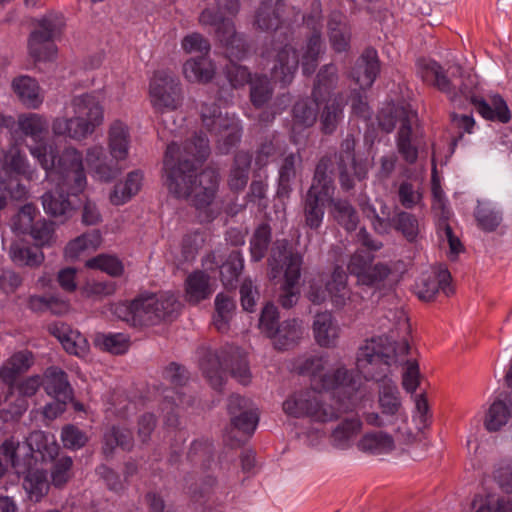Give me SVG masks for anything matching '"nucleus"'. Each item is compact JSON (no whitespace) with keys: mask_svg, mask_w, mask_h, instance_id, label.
Returning <instances> with one entry per match:
<instances>
[{"mask_svg":"<svg viewBox=\"0 0 512 512\" xmlns=\"http://www.w3.org/2000/svg\"><path fill=\"white\" fill-rule=\"evenodd\" d=\"M243 269L240 254L233 252L220 267V276L225 286H233Z\"/></svg>","mask_w":512,"mask_h":512,"instance_id":"obj_60","label":"nucleus"},{"mask_svg":"<svg viewBox=\"0 0 512 512\" xmlns=\"http://www.w3.org/2000/svg\"><path fill=\"white\" fill-rule=\"evenodd\" d=\"M360 206L363 213L373 219L372 225L376 232L387 234L393 228L400 232L407 241L415 242L417 240L420 234V225L415 215L400 210L392 218H383L376 213V209L371 204L360 203Z\"/></svg>","mask_w":512,"mask_h":512,"instance_id":"obj_14","label":"nucleus"},{"mask_svg":"<svg viewBox=\"0 0 512 512\" xmlns=\"http://www.w3.org/2000/svg\"><path fill=\"white\" fill-rule=\"evenodd\" d=\"M214 74V65L208 57H193L183 64V75L192 83H207Z\"/></svg>","mask_w":512,"mask_h":512,"instance_id":"obj_35","label":"nucleus"},{"mask_svg":"<svg viewBox=\"0 0 512 512\" xmlns=\"http://www.w3.org/2000/svg\"><path fill=\"white\" fill-rule=\"evenodd\" d=\"M397 362L395 344L385 336L366 340L357 353L356 365L366 379L382 381L378 403L384 416L399 421L402 410L397 385L387 379L391 365Z\"/></svg>","mask_w":512,"mask_h":512,"instance_id":"obj_2","label":"nucleus"},{"mask_svg":"<svg viewBox=\"0 0 512 512\" xmlns=\"http://www.w3.org/2000/svg\"><path fill=\"white\" fill-rule=\"evenodd\" d=\"M12 89L21 103L30 109H37L44 97L37 81L30 76H19L12 81Z\"/></svg>","mask_w":512,"mask_h":512,"instance_id":"obj_26","label":"nucleus"},{"mask_svg":"<svg viewBox=\"0 0 512 512\" xmlns=\"http://www.w3.org/2000/svg\"><path fill=\"white\" fill-rule=\"evenodd\" d=\"M395 117L400 120V127L397 134V149L403 159L413 164L418 158V149L412 144L413 125L417 122V115L405 109H396Z\"/></svg>","mask_w":512,"mask_h":512,"instance_id":"obj_18","label":"nucleus"},{"mask_svg":"<svg viewBox=\"0 0 512 512\" xmlns=\"http://www.w3.org/2000/svg\"><path fill=\"white\" fill-rule=\"evenodd\" d=\"M273 95V88L267 76L256 75L250 84V98L254 106L261 107Z\"/></svg>","mask_w":512,"mask_h":512,"instance_id":"obj_54","label":"nucleus"},{"mask_svg":"<svg viewBox=\"0 0 512 512\" xmlns=\"http://www.w3.org/2000/svg\"><path fill=\"white\" fill-rule=\"evenodd\" d=\"M344 105V99L340 95L325 105L320 115L321 129L325 134H331L336 130L343 118Z\"/></svg>","mask_w":512,"mask_h":512,"instance_id":"obj_43","label":"nucleus"},{"mask_svg":"<svg viewBox=\"0 0 512 512\" xmlns=\"http://www.w3.org/2000/svg\"><path fill=\"white\" fill-rule=\"evenodd\" d=\"M101 234L98 230L82 234L71 240L65 247L64 255L70 261L77 260L87 250H96L101 243Z\"/></svg>","mask_w":512,"mask_h":512,"instance_id":"obj_41","label":"nucleus"},{"mask_svg":"<svg viewBox=\"0 0 512 512\" xmlns=\"http://www.w3.org/2000/svg\"><path fill=\"white\" fill-rule=\"evenodd\" d=\"M301 161L299 155L289 154L287 155L280 167L279 171V187L278 194L288 195L291 191V181L296 176V165Z\"/></svg>","mask_w":512,"mask_h":512,"instance_id":"obj_55","label":"nucleus"},{"mask_svg":"<svg viewBox=\"0 0 512 512\" xmlns=\"http://www.w3.org/2000/svg\"><path fill=\"white\" fill-rule=\"evenodd\" d=\"M209 153L208 139L202 134H195L181 146L175 142L169 144L163 160L165 185L169 193L176 198L190 200L198 209L213 202L219 187L216 170L206 168L195 175Z\"/></svg>","mask_w":512,"mask_h":512,"instance_id":"obj_1","label":"nucleus"},{"mask_svg":"<svg viewBox=\"0 0 512 512\" xmlns=\"http://www.w3.org/2000/svg\"><path fill=\"white\" fill-rule=\"evenodd\" d=\"M134 446V439L131 430L121 426H112L103 436V452L105 455H112L117 447L130 451Z\"/></svg>","mask_w":512,"mask_h":512,"instance_id":"obj_39","label":"nucleus"},{"mask_svg":"<svg viewBox=\"0 0 512 512\" xmlns=\"http://www.w3.org/2000/svg\"><path fill=\"white\" fill-rule=\"evenodd\" d=\"M202 126L212 135L223 141L226 149L240 139V127L234 116L223 113L216 103H203L200 108Z\"/></svg>","mask_w":512,"mask_h":512,"instance_id":"obj_12","label":"nucleus"},{"mask_svg":"<svg viewBox=\"0 0 512 512\" xmlns=\"http://www.w3.org/2000/svg\"><path fill=\"white\" fill-rule=\"evenodd\" d=\"M251 165V156L247 152H239L235 156L234 166L229 177V186L232 190L239 191L245 188Z\"/></svg>","mask_w":512,"mask_h":512,"instance_id":"obj_44","label":"nucleus"},{"mask_svg":"<svg viewBox=\"0 0 512 512\" xmlns=\"http://www.w3.org/2000/svg\"><path fill=\"white\" fill-rule=\"evenodd\" d=\"M142 181L143 174L141 171L136 170L128 173L123 182H118L114 186L109 196L110 202L116 206L125 204L140 191Z\"/></svg>","mask_w":512,"mask_h":512,"instance_id":"obj_31","label":"nucleus"},{"mask_svg":"<svg viewBox=\"0 0 512 512\" xmlns=\"http://www.w3.org/2000/svg\"><path fill=\"white\" fill-rule=\"evenodd\" d=\"M332 160L329 157H322L314 172L312 184L309 189L315 188L316 191L334 193V184L330 176Z\"/></svg>","mask_w":512,"mask_h":512,"instance_id":"obj_52","label":"nucleus"},{"mask_svg":"<svg viewBox=\"0 0 512 512\" xmlns=\"http://www.w3.org/2000/svg\"><path fill=\"white\" fill-rule=\"evenodd\" d=\"M94 342L101 350L116 355L124 354L130 346L129 337L123 333L98 334Z\"/></svg>","mask_w":512,"mask_h":512,"instance_id":"obj_53","label":"nucleus"},{"mask_svg":"<svg viewBox=\"0 0 512 512\" xmlns=\"http://www.w3.org/2000/svg\"><path fill=\"white\" fill-rule=\"evenodd\" d=\"M73 116L57 117L53 120L52 131L56 136L82 140L93 134L104 122V108L98 95L84 93L71 100Z\"/></svg>","mask_w":512,"mask_h":512,"instance_id":"obj_5","label":"nucleus"},{"mask_svg":"<svg viewBox=\"0 0 512 512\" xmlns=\"http://www.w3.org/2000/svg\"><path fill=\"white\" fill-rule=\"evenodd\" d=\"M85 266L90 269L101 270L111 276H120L124 267L121 261L112 255L100 254L86 261Z\"/></svg>","mask_w":512,"mask_h":512,"instance_id":"obj_57","label":"nucleus"},{"mask_svg":"<svg viewBox=\"0 0 512 512\" xmlns=\"http://www.w3.org/2000/svg\"><path fill=\"white\" fill-rule=\"evenodd\" d=\"M21 444L14 437L6 439L0 446V453L10 462L18 475H23V489L27 498L32 502H39L49 491L47 474L42 469L28 467L32 460L31 454L20 457Z\"/></svg>","mask_w":512,"mask_h":512,"instance_id":"obj_8","label":"nucleus"},{"mask_svg":"<svg viewBox=\"0 0 512 512\" xmlns=\"http://www.w3.org/2000/svg\"><path fill=\"white\" fill-rule=\"evenodd\" d=\"M17 125L21 133L37 141L44 137L49 123L43 115L37 113H23L18 116Z\"/></svg>","mask_w":512,"mask_h":512,"instance_id":"obj_40","label":"nucleus"},{"mask_svg":"<svg viewBox=\"0 0 512 512\" xmlns=\"http://www.w3.org/2000/svg\"><path fill=\"white\" fill-rule=\"evenodd\" d=\"M181 48L186 54H197V57H207L211 46L202 34L192 32L183 37Z\"/></svg>","mask_w":512,"mask_h":512,"instance_id":"obj_58","label":"nucleus"},{"mask_svg":"<svg viewBox=\"0 0 512 512\" xmlns=\"http://www.w3.org/2000/svg\"><path fill=\"white\" fill-rule=\"evenodd\" d=\"M317 118V109L306 100L298 101L293 107L294 125L301 127L312 126Z\"/></svg>","mask_w":512,"mask_h":512,"instance_id":"obj_64","label":"nucleus"},{"mask_svg":"<svg viewBox=\"0 0 512 512\" xmlns=\"http://www.w3.org/2000/svg\"><path fill=\"white\" fill-rule=\"evenodd\" d=\"M347 274L342 267L336 266L327 279L328 296L336 309H342L350 300L351 292L347 285Z\"/></svg>","mask_w":512,"mask_h":512,"instance_id":"obj_27","label":"nucleus"},{"mask_svg":"<svg viewBox=\"0 0 512 512\" xmlns=\"http://www.w3.org/2000/svg\"><path fill=\"white\" fill-rule=\"evenodd\" d=\"M417 71L424 82L445 93L451 103L459 107L466 103L472 104L480 113L478 76L476 74L455 76V73L452 72L449 78L444 74L442 67L431 59L418 60Z\"/></svg>","mask_w":512,"mask_h":512,"instance_id":"obj_3","label":"nucleus"},{"mask_svg":"<svg viewBox=\"0 0 512 512\" xmlns=\"http://www.w3.org/2000/svg\"><path fill=\"white\" fill-rule=\"evenodd\" d=\"M30 55L38 61L51 60L56 56L57 47L54 42L41 35L40 32H32L28 42Z\"/></svg>","mask_w":512,"mask_h":512,"instance_id":"obj_46","label":"nucleus"},{"mask_svg":"<svg viewBox=\"0 0 512 512\" xmlns=\"http://www.w3.org/2000/svg\"><path fill=\"white\" fill-rule=\"evenodd\" d=\"M268 61L271 64V75L275 81L288 85L294 79L299 68V53L291 44H273L267 53Z\"/></svg>","mask_w":512,"mask_h":512,"instance_id":"obj_16","label":"nucleus"},{"mask_svg":"<svg viewBox=\"0 0 512 512\" xmlns=\"http://www.w3.org/2000/svg\"><path fill=\"white\" fill-rule=\"evenodd\" d=\"M450 280L451 274L444 265L434 267L430 272L422 274L417 284V295L424 301L433 300L439 290L449 296L452 293Z\"/></svg>","mask_w":512,"mask_h":512,"instance_id":"obj_19","label":"nucleus"},{"mask_svg":"<svg viewBox=\"0 0 512 512\" xmlns=\"http://www.w3.org/2000/svg\"><path fill=\"white\" fill-rule=\"evenodd\" d=\"M37 213L33 204L24 205L13 219V229L22 234L29 233L34 228Z\"/></svg>","mask_w":512,"mask_h":512,"instance_id":"obj_63","label":"nucleus"},{"mask_svg":"<svg viewBox=\"0 0 512 512\" xmlns=\"http://www.w3.org/2000/svg\"><path fill=\"white\" fill-rule=\"evenodd\" d=\"M283 8L282 0H265L262 2L255 16L257 28L262 31L277 29L281 22Z\"/></svg>","mask_w":512,"mask_h":512,"instance_id":"obj_30","label":"nucleus"},{"mask_svg":"<svg viewBox=\"0 0 512 512\" xmlns=\"http://www.w3.org/2000/svg\"><path fill=\"white\" fill-rule=\"evenodd\" d=\"M216 36L227 48L229 57L241 58L246 52V43L236 32L234 23L227 18L216 29Z\"/></svg>","mask_w":512,"mask_h":512,"instance_id":"obj_33","label":"nucleus"},{"mask_svg":"<svg viewBox=\"0 0 512 512\" xmlns=\"http://www.w3.org/2000/svg\"><path fill=\"white\" fill-rule=\"evenodd\" d=\"M397 196L399 203L405 209H413L420 205L423 200V193L420 187H416L409 181H403L399 184Z\"/></svg>","mask_w":512,"mask_h":512,"instance_id":"obj_59","label":"nucleus"},{"mask_svg":"<svg viewBox=\"0 0 512 512\" xmlns=\"http://www.w3.org/2000/svg\"><path fill=\"white\" fill-rule=\"evenodd\" d=\"M360 451L379 455L390 453L395 448L394 439L386 432H370L362 436L357 443Z\"/></svg>","mask_w":512,"mask_h":512,"instance_id":"obj_38","label":"nucleus"},{"mask_svg":"<svg viewBox=\"0 0 512 512\" xmlns=\"http://www.w3.org/2000/svg\"><path fill=\"white\" fill-rule=\"evenodd\" d=\"M482 118L504 125L511 121L512 111L501 94L489 92L482 98Z\"/></svg>","mask_w":512,"mask_h":512,"instance_id":"obj_25","label":"nucleus"},{"mask_svg":"<svg viewBox=\"0 0 512 512\" xmlns=\"http://www.w3.org/2000/svg\"><path fill=\"white\" fill-rule=\"evenodd\" d=\"M379 71L380 64L376 50L366 49L357 61L352 77L361 89H367L372 86Z\"/></svg>","mask_w":512,"mask_h":512,"instance_id":"obj_24","label":"nucleus"},{"mask_svg":"<svg viewBox=\"0 0 512 512\" xmlns=\"http://www.w3.org/2000/svg\"><path fill=\"white\" fill-rule=\"evenodd\" d=\"M333 193L316 191L315 188L308 189L304 201L303 212L305 225L310 229H318L324 218V205L325 202L330 201Z\"/></svg>","mask_w":512,"mask_h":512,"instance_id":"obj_21","label":"nucleus"},{"mask_svg":"<svg viewBox=\"0 0 512 512\" xmlns=\"http://www.w3.org/2000/svg\"><path fill=\"white\" fill-rule=\"evenodd\" d=\"M25 443L30 453H39L44 461L54 460L59 452L55 437L43 431L31 432Z\"/></svg>","mask_w":512,"mask_h":512,"instance_id":"obj_34","label":"nucleus"},{"mask_svg":"<svg viewBox=\"0 0 512 512\" xmlns=\"http://www.w3.org/2000/svg\"><path fill=\"white\" fill-rule=\"evenodd\" d=\"M50 331L69 354L78 357H85L88 354V341L78 330L64 323H58L50 327Z\"/></svg>","mask_w":512,"mask_h":512,"instance_id":"obj_23","label":"nucleus"},{"mask_svg":"<svg viewBox=\"0 0 512 512\" xmlns=\"http://www.w3.org/2000/svg\"><path fill=\"white\" fill-rule=\"evenodd\" d=\"M337 82V69L334 65H325L317 75V82L314 86L312 96L316 104L321 101L325 95L329 94L335 88Z\"/></svg>","mask_w":512,"mask_h":512,"instance_id":"obj_51","label":"nucleus"},{"mask_svg":"<svg viewBox=\"0 0 512 512\" xmlns=\"http://www.w3.org/2000/svg\"><path fill=\"white\" fill-rule=\"evenodd\" d=\"M312 334L316 344L322 348L333 349L338 346L341 327L330 311L318 312L313 317Z\"/></svg>","mask_w":512,"mask_h":512,"instance_id":"obj_17","label":"nucleus"},{"mask_svg":"<svg viewBox=\"0 0 512 512\" xmlns=\"http://www.w3.org/2000/svg\"><path fill=\"white\" fill-rule=\"evenodd\" d=\"M355 138L347 135L341 142L340 151L337 154L339 181L341 188L349 191L354 188V179L362 181L366 178L368 169L366 164L357 162L355 158Z\"/></svg>","mask_w":512,"mask_h":512,"instance_id":"obj_15","label":"nucleus"},{"mask_svg":"<svg viewBox=\"0 0 512 512\" xmlns=\"http://www.w3.org/2000/svg\"><path fill=\"white\" fill-rule=\"evenodd\" d=\"M201 369L211 386L220 390L224 379L221 371L230 369L231 375L240 384L248 385L252 374L245 353L238 347H229L217 353H210L201 361Z\"/></svg>","mask_w":512,"mask_h":512,"instance_id":"obj_7","label":"nucleus"},{"mask_svg":"<svg viewBox=\"0 0 512 512\" xmlns=\"http://www.w3.org/2000/svg\"><path fill=\"white\" fill-rule=\"evenodd\" d=\"M11 260L19 266L37 267L44 261V254L38 247L13 243L9 248Z\"/></svg>","mask_w":512,"mask_h":512,"instance_id":"obj_42","label":"nucleus"},{"mask_svg":"<svg viewBox=\"0 0 512 512\" xmlns=\"http://www.w3.org/2000/svg\"><path fill=\"white\" fill-rule=\"evenodd\" d=\"M510 416V410L506 403L502 400H496L489 407L486 418L485 427L489 431H498L503 427Z\"/></svg>","mask_w":512,"mask_h":512,"instance_id":"obj_56","label":"nucleus"},{"mask_svg":"<svg viewBox=\"0 0 512 512\" xmlns=\"http://www.w3.org/2000/svg\"><path fill=\"white\" fill-rule=\"evenodd\" d=\"M303 258L297 253L279 249L270 259L271 277L277 278L283 272L284 281L280 287L279 303L285 309L296 305L300 297L298 283L301 277Z\"/></svg>","mask_w":512,"mask_h":512,"instance_id":"obj_9","label":"nucleus"},{"mask_svg":"<svg viewBox=\"0 0 512 512\" xmlns=\"http://www.w3.org/2000/svg\"><path fill=\"white\" fill-rule=\"evenodd\" d=\"M271 238L270 227L266 224L260 225L254 232L250 245L252 257L259 261L265 255Z\"/></svg>","mask_w":512,"mask_h":512,"instance_id":"obj_62","label":"nucleus"},{"mask_svg":"<svg viewBox=\"0 0 512 512\" xmlns=\"http://www.w3.org/2000/svg\"><path fill=\"white\" fill-rule=\"evenodd\" d=\"M34 362L35 358L31 351L15 352L0 365V380L12 388L18 376L26 373Z\"/></svg>","mask_w":512,"mask_h":512,"instance_id":"obj_20","label":"nucleus"},{"mask_svg":"<svg viewBox=\"0 0 512 512\" xmlns=\"http://www.w3.org/2000/svg\"><path fill=\"white\" fill-rule=\"evenodd\" d=\"M318 389H303L288 396L283 411L295 418H309L313 422L326 423L338 418L337 410L325 403Z\"/></svg>","mask_w":512,"mask_h":512,"instance_id":"obj_10","label":"nucleus"},{"mask_svg":"<svg viewBox=\"0 0 512 512\" xmlns=\"http://www.w3.org/2000/svg\"><path fill=\"white\" fill-rule=\"evenodd\" d=\"M108 148L111 156L117 161L127 159L131 144L130 128L122 120H113L108 128Z\"/></svg>","mask_w":512,"mask_h":512,"instance_id":"obj_22","label":"nucleus"},{"mask_svg":"<svg viewBox=\"0 0 512 512\" xmlns=\"http://www.w3.org/2000/svg\"><path fill=\"white\" fill-rule=\"evenodd\" d=\"M215 310L213 318L215 327L222 333L227 332L235 310L234 300L222 293L218 294L215 298Z\"/></svg>","mask_w":512,"mask_h":512,"instance_id":"obj_47","label":"nucleus"},{"mask_svg":"<svg viewBox=\"0 0 512 512\" xmlns=\"http://www.w3.org/2000/svg\"><path fill=\"white\" fill-rule=\"evenodd\" d=\"M30 154L37 159L48 176L56 173L72 193L82 192L87 184L83 155L74 147L65 148L56 156V147L49 143L29 147Z\"/></svg>","mask_w":512,"mask_h":512,"instance_id":"obj_4","label":"nucleus"},{"mask_svg":"<svg viewBox=\"0 0 512 512\" xmlns=\"http://www.w3.org/2000/svg\"><path fill=\"white\" fill-rule=\"evenodd\" d=\"M329 208L330 215L340 226L349 232L356 230L359 217L356 209L348 200L331 197Z\"/></svg>","mask_w":512,"mask_h":512,"instance_id":"obj_37","label":"nucleus"},{"mask_svg":"<svg viewBox=\"0 0 512 512\" xmlns=\"http://www.w3.org/2000/svg\"><path fill=\"white\" fill-rule=\"evenodd\" d=\"M329 360L327 356L310 355L298 360L295 369L301 375L310 379L311 385L318 390L342 389L353 394L360 387V379L353 372L340 366L333 371H327Z\"/></svg>","mask_w":512,"mask_h":512,"instance_id":"obj_6","label":"nucleus"},{"mask_svg":"<svg viewBox=\"0 0 512 512\" xmlns=\"http://www.w3.org/2000/svg\"><path fill=\"white\" fill-rule=\"evenodd\" d=\"M321 51V35L318 31H314L303 48L302 69L304 74L310 75L315 71Z\"/></svg>","mask_w":512,"mask_h":512,"instance_id":"obj_48","label":"nucleus"},{"mask_svg":"<svg viewBox=\"0 0 512 512\" xmlns=\"http://www.w3.org/2000/svg\"><path fill=\"white\" fill-rule=\"evenodd\" d=\"M213 290L210 284V277L203 271H194L185 281L186 299L192 304L208 298Z\"/></svg>","mask_w":512,"mask_h":512,"instance_id":"obj_36","label":"nucleus"},{"mask_svg":"<svg viewBox=\"0 0 512 512\" xmlns=\"http://www.w3.org/2000/svg\"><path fill=\"white\" fill-rule=\"evenodd\" d=\"M44 389L48 395L63 401L72 396L67 374L58 367H49L44 372Z\"/></svg>","mask_w":512,"mask_h":512,"instance_id":"obj_29","label":"nucleus"},{"mask_svg":"<svg viewBox=\"0 0 512 512\" xmlns=\"http://www.w3.org/2000/svg\"><path fill=\"white\" fill-rule=\"evenodd\" d=\"M150 102L159 112L177 109L182 102L179 80L168 71L154 73L149 86Z\"/></svg>","mask_w":512,"mask_h":512,"instance_id":"obj_13","label":"nucleus"},{"mask_svg":"<svg viewBox=\"0 0 512 512\" xmlns=\"http://www.w3.org/2000/svg\"><path fill=\"white\" fill-rule=\"evenodd\" d=\"M42 205L52 217H67L72 211L68 198L60 192H46L42 195Z\"/></svg>","mask_w":512,"mask_h":512,"instance_id":"obj_49","label":"nucleus"},{"mask_svg":"<svg viewBox=\"0 0 512 512\" xmlns=\"http://www.w3.org/2000/svg\"><path fill=\"white\" fill-rule=\"evenodd\" d=\"M63 26L62 15L49 13L38 21V29L34 30V32H40L42 36L54 41L60 35Z\"/></svg>","mask_w":512,"mask_h":512,"instance_id":"obj_61","label":"nucleus"},{"mask_svg":"<svg viewBox=\"0 0 512 512\" xmlns=\"http://www.w3.org/2000/svg\"><path fill=\"white\" fill-rule=\"evenodd\" d=\"M302 322L298 319L283 321L272 335L273 344L278 350H287L294 347L303 335Z\"/></svg>","mask_w":512,"mask_h":512,"instance_id":"obj_28","label":"nucleus"},{"mask_svg":"<svg viewBox=\"0 0 512 512\" xmlns=\"http://www.w3.org/2000/svg\"><path fill=\"white\" fill-rule=\"evenodd\" d=\"M502 191L501 185V169L498 163L488 157L485 164V181L484 193L487 200H493L500 195Z\"/></svg>","mask_w":512,"mask_h":512,"instance_id":"obj_50","label":"nucleus"},{"mask_svg":"<svg viewBox=\"0 0 512 512\" xmlns=\"http://www.w3.org/2000/svg\"><path fill=\"white\" fill-rule=\"evenodd\" d=\"M361 429L362 422L360 418L356 416L346 418L332 430L330 435L331 444L338 449H347L352 445Z\"/></svg>","mask_w":512,"mask_h":512,"instance_id":"obj_32","label":"nucleus"},{"mask_svg":"<svg viewBox=\"0 0 512 512\" xmlns=\"http://www.w3.org/2000/svg\"><path fill=\"white\" fill-rule=\"evenodd\" d=\"M180 303L170 292H142L135 298L138 325L155 326L172 319L178 312Z\"/></svg>","mask_w":512,"mask_h":512,"instance_id":"obj_11","label":"nucleus"},{"mask_svg":"<svg viewBox=\"0 0 512 512\" xmlns=\"http://www.w3.org/2000/svg\"><path fill=\"white\" fill-rule=\"evenodd\" d=\"M329 38L333 49L337 52L346 51L349 47L351 31L348 25L334 15L328 22Z\"/></svg>","mask_w":512,"mask_h":512,"instance_id":"obj_45","label":"nucleus"}]
</instances>
